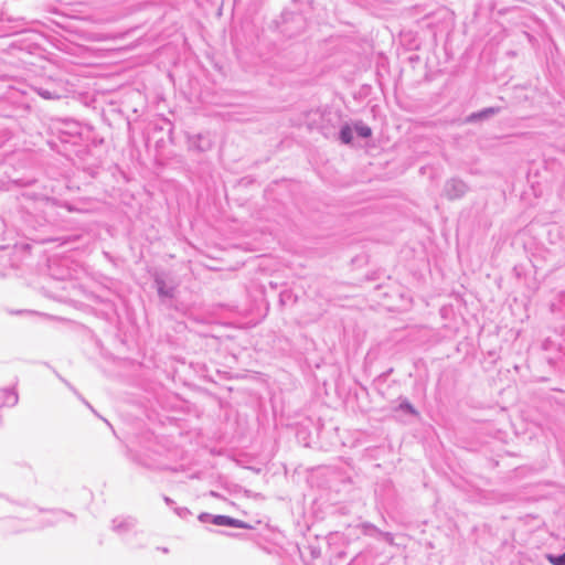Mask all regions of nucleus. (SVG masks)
<instances>
[{"label": "nucleus", "mask_w": 565, "mask_h": 565, "mask_svg": "<svg viewBox=\"0 0 565 565\" xmlns=\"http://www.w3.org/2000/svg\"><path fill=\"white\" fill-rule=\"evenodd\" d=\"M49 131L52 137L60 139V141H67L71 138L86 141L93 139L90 126L70 118L51 119Z\"/></svg>", "instance_id": "f257e3e1"}, {"label": "nucleus", "mask_w": 565, "mask_h": 565, "mask_svg": "<svg viewBox=\"0 0 565 565\" xmlns=\"http://www.w3.org/2000/svg\"><path fill=\"white\" fill-rule=\"evenodd\" d=\"M372 129L362 120L344 122L339 131L340 141H352L353 138H370Z\"/></svg>", "instance_id": "f03ea898"}, {"label": "nucleus", "mask_w": 565, "mask_h": 565, "mask_svg": "<svg viewBox=\"0 0 565 565\" xmlns=\"http://www.w3.org/2000/svg\"><path fill=\"white\" fill-rule=\"evenodd\" d=\"M468 185L466 182L458 178H451L446 181L443 194L450 201L459 200L465 196V194L468 192Z\"/></svg>", "instance_id": "7ed1b4c3"}, {"label": "nucleus", "mask_w": 565, "mask_h": 565, "mask_svg": "<svg viewBox=\"0 0 565 565\" xmlns=\"http://www.w3.org/2000/svg\"><path fill=\"white\" fill-rule=\"evenodd\" d=\"M137 520L132 516H118L113 520V530L118 534H126L135 529Z\"/></svg>", "instance_id": "20e7f679"}, {"label": "nucleus", "mask_w": 565, "mask_h": 565, "mask_svg": "<svg viewBox=\"0 0 565 565\" xmlns=\"http://www.w3.org/2000/svg\"><path fill=\"white\" fill-rule=\"evenodd\" d=\"M19 402V395L15 388L6 387L0 388V408L14 407Z\"/></svg>", "instance_id": "39448f33"}, {"label": "nucleus", "mask_w": 565, "mask_h": 565, "mask_svg": "<svg viewBox=\"0 0 565 565\" xmlns=\"http://www.w3.org/2000/svg\"><path fill=\"white\" fill-rule=\"evenodd\" d=\"M213 524L217 526H231L236 529H247L248 525L238 519H234L227 515H215L213 518Z\"/></svg>", "instance_id": "423d86ee"}, {"label": "nucleus", "mask_w": 565, "mask_h": 565, "mask_svg": "<svg viewBox=\"0 0 565 565\" xmlns=\"http://www.w3.org/2000/svg\"><path fill=\"white\" fill-rule=\"evenodd\" d=\"M154 284L157 287L158 295L161 298H173L174 297V287L167 285L164 279L161 276H156Z\"/></svg>", "instance_id": "0eeeda50"}, {"label": "nucleus", "mask_w": 565, "mask_h": 565, "mask_svg": "<svg viewBox=\"0 0 565 565\" xmlns=\"http://www.w3.org/2000/svg\"><path fill=\"white\" fill-rule=\"evenodd\" d=\"M500 110H501L500 107H488V108H484V109H482L480 111L472 113L471 115H469L468 121L475 122V121L488 119V118L499 114Z\"/></svg>", "instance_id": "6e6552de"}, {"label": "nucleus", "mask_w": 565, "mask_h": 565, "mask_svg": "<svg viewBox=\"0 0 565 565\" xmlns=\"http://www.w3.org/2000/svg\"><path fill=\"white\" fill-rule=\"evenodd\" d=\"M33 90L43 99L47 100L60 99L62 97L61 90L56 88L33 87Z\"/></svg>", "instance_id": "1a4fd4ad"}, {"label": "nucleus", "mask_w": 565, "mask_h": 565, "mask_svg": "<svg viewBox=\"0 0 565 565\" xmlns=\"http://www.w3.org/2000/svg\"><path fill=\"white\" fill-rule=\"evenodd\" d=\"M547 558L553 565H565V552L558 555H548Z\"/></svg>", "instance_id": "9d476101"}, {"label": "nucleus", "mask_w": 565, "mask_h": 565, "mask_svg": "<svg viewBox=\"0 0 565 565\" xmlns=\"http://www.w3.org/2000/svg\"><path fill=\"white\" fill-rule=\"evenodd\" d=\"M174 513L181 519H188L191 515V511L185 507L173 508Z\"/></svg>", "instance_id": "9b49d317"}, {"label": "nucleus", "mask_w": 565, "mask_h": 565, "mask_svg": "<svg viewBox=\"0 0 565 565\" xmlns=\"http://www.w3.org/2000/svg\"><path fill=\"white\" fill-rule=\"evenodd\" d=\"M215 515L213 514H210V513H206V512H203L199 515V520L202 522V523H206V522H211L213 523V518Z\"/></svg>", "instance_id": "f8f14e48"}, {"label": "nucleus", "mask_w": 565, "mask_h": 565, "mask_svg": "<svg viewBox=\"0 0 565 565\" xmlns=\"http://www.w3.org/2000/svg\"><path fill=\"white\" fill-rule=\"evenodd\" d=\"M401 407H402L403 409H405V411L409 412L411 414H415V409H414V407H413V406H412V404H411V403H408V402L403 403V404L401 405Z\"/></svg>", "instance_id": "ddd939ff"}, {"label": "nucleus", "mask_w": 565, "mask_h": 565, "mask_svg": "<svg viewBox=\"0 0 565 565\" xmlns=\"http://www.w3.org/2000/svg\"><path fill=\"white\" fill-rule=\"evenodd\" d=\"M163 501L166 502V504H167L168 507H170V508H175V507H174L175 502H174L171 498H169V497L164 495V497H163Z\"/></svg>", "instance_id": "4468645a"}, {"label": "nucleus", "mask_w": 565, "mask_h": 565, "mask_svg": "<svg viewBox=\"0 0 565 565\" xmlns=\"http://www.w3.org/2000/svg\"><path fill=\"white\" fill-rule=\"evenodd\" d=\"M66 383V386H68L73 392H75L77 394V392L75 391V388L70 384L67 383L66 381H64Z\"/></svg>", "instance_id": "2eb2a0df"}, {"label": "nucleus", "mask_w": 565, "mask_h": 565, "mask_svg": "<svg viewBox=\"0 0 565 565\" xmlns=\"http://www.w3.org/2000/svg\"><path fill=\"white\" fill-rule=\"evenodd\" d=\"M83 402L86 404V406H88L89 408H92V406L89 405V403L85 402L84 399H83Z\"/></svg>", "instance_id": "dca6fc26"}, {"label": "nucleus", "mask_w": 565, "mask_h": 565, "mask_svg": "<svg viewBox=\"0 0 565 565\" xmlns=\"http://www.w3.org/2000/svg\"><path fill=\"white\" fill-rule=\"evenodd\" d=\"M385 536L388 539H392V535L390 533H386Z\"/></svg>", "instance_id": "f3484780"}]
</instances>
